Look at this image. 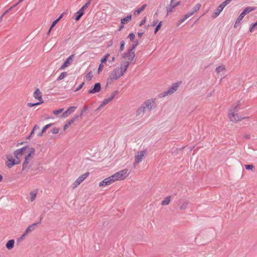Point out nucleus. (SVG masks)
Returning a JSON list of instances; mask_svg holds the SVG:
<instances>
[{
	"label": "nucleus",
	"instance_id": "1",
	"mask_svg": "<svg viewBox=\"0 0 257 257\" xmlns=\"http://www.w3.org/2000/svg\"><path fill=\"white\" fill-rule=\"evenodd\" d=\"M14 157L10 155H6L7 161L6 166L8 168H12L15 165H19L21 162V158L24 156L23 147L15 150L14 153Z\"/></svg>",
	"mask_w": 257,
	"mask_h": 257
},
{
	"label": "nucleus",
	"instance_id": "2",
	"mask_svg": "<svg viewBox=\"0 0 257 257\" xmlns=\"http://www.w3.org/2000/svg\"><path fill=\"white\" fill-rule=\"evenodd\" d=\"M24 156V161L23 163L22 167L24 170L30 163L35 155V149L33 147L28 145L23 147Z\"/></svg>",
	"mask_w": 257,
	"mask_h": 257
},
{
	"label": "nucleus",
	"instance_id": "3",
	"mask_svg": "<svg viewBox=\"0 0 257 257\" xmlns=\"http://www.w3.org/2000/svg\"><path fill=\"white\" fill-rule=\"evenodd\" d=\"M156 99H150L145 101L136 110V115H140L146 111H151L156 107Z\"/></svg>",
	"mask_w": 257,
	"mask_h": 257
},
{
	"label": "nucleus",
	"instance_id": "4",
	"mask_svg": "<svg viewBox=\"0 0 257 257\" xmlns=\"http://www.w3.org/2000/svg\"><path fill=\"white\" fill-rule=\"evenodd\" d=\"M239 105L240 104H237L235 106H233L230 109L229 112L228 113V117L230 121L236 122L247 118L246 117H241L240 116H239L238 115L237 112L239 110Z\"/></svg>",
	"mask_w": 257,
	"mask_h": 257
},
{
	"label": "nucleus",
	"instance_id": "5",
	"mask_svg": "<svg viewBox=\"0 0 257 257\" xmlns=\"http://www.w3.org/2000/svg\"><path fill=\"white\" fill-rule=\"evenodd\" d=\"M127 66L128 65H125L124 68L122 67L115 68L110 72L109 77L108 78V81L117 79L122 76L126 71Z\"/></svg>",
	"mask_w": 257,
	"mask_h": 257
},
{
	"label": "nucleus",
	"instance_id": "6",
	"mask_svg": "<svg viewBox=\"0 0 257 257\" xmlns=\"http://www.w3.org/2000/svg\"><path fill=\"white\" fill-rule=\"evenodd\" d=\"M111 176L115 182L122 180L127 176V170L124 169L121 170Z\"/></svg>",
	"mask_w": 257,
	"mask_h": 257
},
{
	"label": "nucleus",
	"instance_id": "7",
	"mask_svg": "<svg viewBox=\"0 0 257 257\" xmlns=\"http://www.w3.org/2000/svg\"><path fill=\"white\" fill-rule=\"evenodd\" d=\"M181 82H177L176 83H174L172 84V86L169 89L166 91H164L162 93V96L165 97L168 95H171L174 93L175 91H177L178 89V88L179 87V85H180Z\"/></svg>",
	"mask_w": 257,
	"mask_h": 257
},
{
	"label": "nucleus",
	"instance_id": "8",
	"mask_svg": "<svg viewBox=\"0 0 257 257\" xmlns=\"http://www.w3.org/2000/svg\"><path fill=\"white\" fill-rule=\"evenodd\" d=\"M89 173L86 172L80 175L72 184L73 189L77 188L89 176Z\"/></svg>",
	"mask_w": 257,
	"mask_h": 257
},
{
	"label": "nucleus",
	"instance_id": "9",
	"mask_svg": "<svg viewBox=\"0 0 257 257\" xmlns=\"http://www.w3.org/2000/svg\"><path fill=\"white\" fill-rule=\"evenodd\" d=\"M254 10H255V8H252L250 7H246L239 16L238 18L236 21L235 24L234 25V27H237L236 24L237 23H239L242 21V20L243 19V18L246 14L249 13V12H251L252 11H253Z\"/></svg>",
	"mask_w": 257,
	"mask_h": 257
},
{
	"label": "nucleus",
	"instance_id": "10",
	"mask_svg": "<svg viewBox=\"0 0 257 257\" xmlns=\"http://www.w3.org/2000/svg\"><path fill=\"white\" fill-rule=\"evenodd\" d=\"M200 7H201V5L200 4H196L193 7V10L192 12H189V13H187V14L185 15L184 17L182 19L180 20V24L184 22L187 19H188L189 17H191V16H192L193 15H194V14L195 12H197V11H198L199 10V9H200Z\"/></svg>",
	"mask_w": 257,
	"mask_h": 257
},
{
	"label": "nucleus",
	"instance_id": "11",
	"mask_svg": "<svg viewBox=\"0 0 257 257\" xmlns=\"http://www.w3.org/2000/svg\"><path fill=\"white\" fill-rule=\"evenodd\" d=\"M115 181L112 176L107 177L99 182L98 185L99 187H104L110 185Z\"/></svg>",
	"mask_w": 257,
	"mask_h": 257
},
{
	"label": "nucleus",
	"instance_id": "12",
	"mask_svg": "<svg viewBox=\"0 0 257 257\" xmlns=\"http://www.w3.org/2000/svg\"><path fill=\"white\" fill-rule=\"evenodd\" d=\"M33 97L38 101L37 104H41L44 103L42 98V93L39 88H36L33 93Z\"/></svg>",
	"mask_w": 257,
	"mask_h": 257
},
{
	"label": "nucleus",
	"instance_id": "13",
	"mask_svg": "<svg viewBox=\"0 0 257 257\" xmlns=\"http://www.w3.org/2000/svg\"><path fill=\"white\" fill-rule=\"evenodd\" d=\"M74 57V54L69 56L66 61L64 62V63L62 65V66L60 67V70H64L65 68L69 66L72 63Z\"/></svg>",
	"mask_w": 257,
	"mask_h": 257
},
{
	"label": "nucleus",
	"instance_id": "14",
	"mask_svg": "<svg viewBox=\"0 0 257 257\" xmlns=\"http://www.w3.org/2000/svg\"><path fill=\"white\" fill-rule=\"evenodd\" d=\"M144 156V153L143 152L141 151L138 152L137 156L135 157V162L134 164L135 168L142 161Z\"/></svg>",
	"mask_w": 257,
	"mask_h": 257
},
{
	"label": "nucleus",
	"instance_id": "15",
	"mask_svg": "<svg viewBox=\"0 0 257 257\" xmlns=\"http://www.w3.org/2000/svg\"><path fill=\"white\" fill-rule=\"evenodd\" d=\"M114 96L115 94H112L108 98L103 99V100L101 102V104L98 107V108L99 109L104 107L105 105L110 102L113 99Z\"/></svg>",
	"mask_w": 257,
	"mask_h": 257
},
{
	"label": "nucleus",
	"instance_id": "16",
	"mask_svg": "<svg viewBox=\"0 0 257 257\" xmlns=\"http://www.w3.org/2000/svg\"><path fill=\"white\" fill-rule=\"evenodd\" d=\"M76 109V107L75 106H71L69 107L66 111L64 112L62 114V117L63 118H66L69 115H70L72 113H73Z\"/></svg>",
	"mask_w": 257,
	"mask_h": 257
},
{
	"label": "nucleus",
	"instance_id": "17",
	"mask_svg": "<svg viewBox=\"0 0 257 257\" xmlns=\"http://www.w3.org/2000/svg\"><path fill=\"white\" fill-rule=\"evenodd\" d=\"M87 8V5H85L76 13L77 16L75 18L76 21H78L80 19V18L83 15L84 9Z\"/></svg>",
	"mask_w": 257,
	"mask_h": 257
},
{
	"label": "nucleus",
	"instance_id": "18",
	"mask_svg": "<svg viewBox=\"0 0 257 257\" xmlns=\"http://www.w3.org/2000/svg\"><path fill=\"white\" fill-rule=\"evenodd\" d=\"M37 223H34L33 224L30 225L29 226L25 231L24 232V234H23V236H25L27 235L29 233L33 231L35 229L36 226L37 225Z\"/></svg>",
	"mask_w": 257,
	"mask_h": 257
},
{
	"label": "nucleus",
	"instance_id": "19",
	"mask_svg": "<svg viewBox=\"0 0 257 257\" xmlns=\"http://www.w3.org/2000/svg\"><path fill=\"white\" fill-rule=\"evenodd\" d=\"M138 42H136L135 44H133V46L131 49H130V62L134 59L135 54L134 52H133L132 51L135 49L136 46L138 45Z\"/></svg>",
	"mask_w": 257,
	"mask_h": 257
},
{
	"label": "nucleus",
	"instance_id": "20",
	"mask_svg": "<svg viewBox=\"0 0 257 257\" xmlns=\"http://www.w3.org/2000/svg\"><path fill=\"white\" fill-rule=\"evenodd\" d=\"M101 89L100 84L97 83L94 85V86L92 89L89 90V93H95L100 91Z\"/></svg>",
	"mask_w": 257,
	"mask_h": 257
},
{
	"label": "nucleus",
	"instance_id": "21",
	"mask_svg": "<svg viewBox=\"0 0 257 257\" xmlns=\"http://www.w3.org/2000/svg\"><path fill=\"white\" fill-rule=\"evenodd\" d=\"M78 118V116H76L75 117L70 119L69 120L67 123L64 125L63 130L65 131L70 125L72 124L75 120Z\"/></svg>",
	"mask_w": 257,
	"mask_h": 257
},
{
	"label": "nucleus",
	"instance_id": "22",
	"mask_svg": "<svg viewBox=\"0 0 257 257\" xmlns=\"http://www.w3.org/2000/svg\"><path fill=\"white\" fill-rule=\"evenodd\" d=\"M224 8L222 6H221V5L220 4L217 7V8L216 9V10H215V11L214 12V13L212 15V17L213 18H215L217 17H218Z\"/></svg>",
	"mask_w": 257,
	"mask_h": 257
},
{
	"label": "nucleus",
	"instance_id": "23",
	"mask_svg": "<svg viewBox=\"0 0 257 257\" xmlns=\"http://www.w3.org/2000/svg\"><path fill=\"white\" fill-rule=\"evenodd\" d=\"M14 244H15V240L14 239H11V240H9L7 242L6 246L8 249L11 250L14 248Z\"/></svg>",
	"mask_w": 257,
	"mask_h": 257
},
{
	"label": "nucleus",
	"instance_id": "24",
	"mask_svg": "<svg viewBox=\"0 0 257 257\" xmlns=\"http://www.w3.org/2000/svg\"><path fill=\"white\" fill-rule=\"evenodd\" d=\"M53 123H49V124H46V125H45L42 130L39 133H38L37 135L38 136H40V137H42L44 133H45L47 130V129H48L49 127H51Z\"/></svg>",
	"mask_w": 257,
	"mask_h": 257
},
{
	"label": "nucleus",
	"instance_id": "25",
	"mask_svg": "<svg viewBox=\"0 0 257 257\" xmlns=\"http://www.w3.org/2000/svg\"><path fill=\"white\" fill-rule=\"evenodd\" d=\"M176 7L175 5L174 4V1H171L170 4L169 6L167 7V14L172 13L173 11V9Z\"/></svg>",
	"mask_w": 257,
	"mask_h": 257
},
{
	"label": "nucleus",
	"instance_id": "26",
	"mask_svg": "<svg viewBox=\"0 0 257 257\" xmlns=\"http://www.w3.org/2000/svg\"><path fill=\"white\" fill-rule=\"evenodd\" d=\"M128 21V16L126 17L121 21V25L119 27L118 31H120L123 28V25Z\"/></svg>",
	"mask_w": 257,
	"mask_h": 257
},
{
	"label": "nucleus",
	"instance_id": "27",
	"mask_svg": "<svg viewBox=\"0 0 257 257\" xmlns=\"http://www.w3.org/2000/svg\"><path fill=\"white\" fill-rule=\"evenodd\" d=\"M37 196V192L35 191L31 192L30 193V200L31 202L34 201Z\"/></svg>",
	"mask_w": 257,
	"mask_h": 257
},
{
	"label": "nucleus",
	"instance_id": "28",
	"mask_svg": "<svg viewBox=\"0 0 257 257\" xmlns=\"http://www.w3.org/2000/svg\"><path fill=\"white\" fill-rule=\"evenodd\" d=\"M225 70V66L221 65L216 68L215 72L218 74H220L221 72Z\"/></svg>",
	"mask_w": 257,
	"mask_h": 257
},
{
	"label": "nucleus",
	"instance_id": "29",
	"mask_svg": "<svg viewBox=\"0 0 257 257\" xmlns=\"http://www.w3.org/2000/svg\"><path fill=\"white\" fill-rule=\"evenodd\" d=\"M171 201V197L168 196L165 199H164L162 202L161 204L162 205H168Z\"/></svg>",
	"mask_w": 257,
	"mask_h": 257
},
{
	"label": "nucleus",
	"instance_id": "30",
	"mask_svg": "<svg viewBox=\"0 0 257 257\" xmlns=\"http://www.w3.org/2000/svg\"><path fill=\"white\" fill-rule=\"evenodd\" d=\"M67 76V72H63L61 73L57 78V80H61Z\"/></svg>",
	"mask_w": 257,
	"mask_h": 257
},
{
	"label": "nucleus",
	"instance_id": "31",
	"mask_svg": "<svg viewBox=\"0 0 257 257\" xmlns=\"http://www.w3.org/2000/svg\"><path fill=\"white\" fill-rule=\"evenodd\" d=\"M93 77V74L92 72L87 73L85 76V79L86 81H90Z\"/></svg>",
	"mask_w": 257,
	"mask_h": 257
},
{
	"label": "nucleus",
	"instance_id": "32",
	"mask_svg": "<svg viewBox=\"0 0 257 257\" xmlns=\"http://www.w3.org/2000/svg\"><path fill=\"white\" fill-rule=\"evenodd\" d=\"M244 167L246 170H251L252 171H254L255 170V167L252 164L249 165H245Z\"/></svg>",
	"mask_w": 257,
	"mask_h": 257
},
{
	"label": "nucleus",
	"instance_id": "33",
	"mask_svg": "<svg viewBox=\"0 0 257 257\" xmlns=\"http://www.w3.org/2000/svg\"><path fill=\"white\" fill-rule=\"evenodd\" d=\"M64 110L63 108H60L58 110H55L53 111V113L54 115L56 116H58L59 114H60Z\"/></svg>",
	"mask_w": 257,
	"mask_h": 257
},
{
	"label": "nucleus",
	"instance_id": "34",
	"mask_svg": "<svg viewBox=\"0 0 257 257\" xmlns=\"http://www.w3.org/2000/svg\"><path fill=\"white\" fill-rule=\"evenodd\" d=\"M135 35L134 33L130 34V40L133 42V44H135V42H138V41H135Z\"/></svg>",
	"mask_w": 257,
	"mask_h": 257
},
{
	"label": "nucleus",
	"instance_id": "35",
	"mask_svg": "<svg viewBox=\"0 0 257 257\" xmlns=\"http://www.w3.org/2000/svg\"><path fill=\"white\" fill-rule=\"evenodd\" d=\"M60 128L59 127H54L51 130V133L53 134H57L59 132Z\"/></svg>",
	"mask_w": 257,
	"mask_h": 257
},
{
	"label": "nucleus",
	"instance_id": "36",
	"mask_svg": "<svg viewBox=\"0 0 257 257\" xmlns=\"http://www.w3.org/2000/svg\"><path fill=\"white\" fill-rule=\"evenodd\" d=\"M109 56V54H106L105 56L101 59V63L103 64L105 63Z\"/></svg>",
	"mask_w": 257,
	"mask_h": 257
},
{
	"label": "nucleus",
	"instance_id": "37",
	"mask_svg": "<svg viewBox=\"0 0 257 257\" xmlns=\"http://www.w3.org/2000/svg\"><path fill=\"white\" fill-rule=\"evenodd\" d=\"M162 26V22H160L158 25H157L155 29V34H156L157 32L160 29Z\"/></svg>",
	"mask_w": 257,
	"mask_h": 257
},
{
	"label": "nucleus",
	"instance_id": "38",
	"mask_svg": "<svg viewBox=\"0 0 257 257\" xmlns=\"http://www.w3.org/2000/svg\"><path fill=\"white\" fill-rule=\"evenodd\" d=\"M188 203L187 202H184L182 205L180 206V209L181 210H184L186 208Z\"/></svg>",
	"mask_w": 257,
	"mask_h": 257
},
{
	"label": "nucleus",
	"instance_id": "39",
	"mask_svg": "<svg viewBox=\"0 0 257 257\" xmlns=\"http://www.w3.org/2000/svg\"><path fill=\"white\" fill-rule=\"evenodd\" d=\"M232 0H225L221 4V6L223 7H225L226 6H227Z\"/></svg>",
	"mask_w": 257,
	"mask_h": 257
},
{
	"label": "nucleus",
	"instance_id": "40",
	"mask_svg": "<svg viewBox=\"0 0 257 257\" xmlns=\"http://www.w3.org/2000/svg\"><path fill=\"white\" fill-rule=\"evenodd\" d=\"M257 28V22H255V23H254L252 25V27L250 28V30H249V31L250 32H252L253 31V29L254 28Z\"/></svg>",
	"mask_w": 257,
	"mask_h": 257
},
{
	"label": "nucleus",
	"instance_id": "41",
	"mask_svg": "<svg viewBox=\"0 0 257 257\" xmlns=\"http://www.w3.org/2000/svg\"><path fill=\"white\" fill-rule=\"evenodd\" d=\"M124 45H125V42L123 41H121L120 43V51H122L123 50Z\"/></svg>",
	"mask_w": 257,
	"mask_h": 257
},
{
	"label": "nucleus",
	"instance_id": "42",
	"mask_svg": "<svg viewBox=\"0 0 257 257\" xmlns=\"http://www.w3.org/2000/svg\"><path fill=\"white\" fill-rule=\"evenodd\" d=\"M103 68H104V65L103 64L101 63L99 66V67L98 69V72L100 73L101 71H102Z\"/></svg>",
	"mask_w": 257,
	"mask_h": 257
},
{
	"label": "nucleus",
	"instance_id": "43",
	"mask_svg": "<svg viewBox=\"0 0 257 257\" xmlns=\"http://www.w3.org/2000/svg\"><path fill=\"white\" fill-rule=\"evenodd\" d=\"M59 21L57 20H55L52 24L51 27H50V30H52V29L57 24V23Z\"/></svg>",
	"mask_w": 257,
	"mask_h": 257
},
{
	"label": "nucleus",
	"instance_id": "44",
	"mask_svg": "<svg viewBox=\"0 0 257 257\" xmlns=\"http://www.w3.org/2000/svg\"><path fill=\"white\" fill-rule=\"evenodd\" d=\"M39 128V127L37 125H35L34 126L33 129L31 133L30 136H31L34 133V132L35 130H36L37 129H38Z\"/></svg>",
	"mask_w": 257,
	"mask_h": 257
},
{
	"label": "nucleus",
	"instance_id": "45",
	"mask_svg": "<svg viewBox=\"0 0 257 257\" xmlns=\"http://www.w3.org/2000/svg\"><path fill=\"white\" fill-rule=\"evenodd\" d=\"M142 12L140 10V9H137L135 12H134V15L135 16H138L140 13Z\"/></svg>",
	"mask_w": 257,
	"mask_h": 257
},
{
	"label": "nucleus",
	"instance_id": "46",
	"mask_svg": "<svg viewBox=\"0 0 257 257\" xmlns=\"http://www.w3.org/2000/svg\"><path fill=\"white\" fill-rule=\"evenodd\" d=\"M38 105L39 104H37V102H36L35 103H28V106L30 107H32L35 105Z\"/></svg>",
	"mask_w": 257,
	"mask_h": 257
},
{
	"label": "nucleus",
	"instance_id": "47",
	"mask_svg": "<svg viewBox=\"0 0 257 257\" xmlns=\"http://www.w3.org/2000/svg\"><path fill=\"white\" fill-rule=\"evenodd\" d=\"M147 7V5L146 4H144L143 5L141 8H140V10L141 11V12L143 11L146 8V7Z\"/></svg>",
	"mask_w": 257,
	"mask_h": 257
},
{
	"label": "nucleus",
	"instance_id": "48",
	"mask_svg": "<svg viewBox=\"0 0 257 257\" xmlns=\"http://www.w3.org/2000/svg\"><path fill=\"white\" fill-rule=\"evenodd\" d=\"M84 84V82H83L82 83H81L79 86V87L76 89L75 91H78L79 90H80L83 87Z\"/></svg>",
	"mask_w": 257,
	"mask_h": 257
},
{
	"label": "nucleus",
	"instance_id": "49",
	"mask_svg": "<svg viewBox=\"0 0 257 257\" xmlns=\"http://www.w3.org/2000/svg\"><path fill=\"white\" fill-rule=\"evenodd\" d=\"M145 23H146V18L142 20V21L141 22V23L140 24V26H143V25L145 24Z\"/></svg>",
	"mask_w": 257,
	"mask_h": 257
},
{
	"label": "nucleus",
	"instance_id": "50",
	"mask_svg": "<svg viewBox=\"0 0 257 257\" xmlns=\"http://www.w3.org/2000/svg\"><path fill=\"white\" fill-rule=\"evenodd\" d=\"M15 7V6H14L13 7H11V8H10L9 10H7V11H6V12H5V13L2 15V17H1V18H0V19H1V20L2 19V17H3V16H4V15H5V14L8 12H9V11H10V10H11L13 8H14V7Z\"/></svg>",
	"mask_w": 257,
	"mask_h": 257
},
{
	"label": "nucleus",
	"instance_id": "51",
	"mask_svg": "<svg viewBox=\"0 0 257 257\" xmlns=\"http://www.w3.org/2000/svg\"><path fill=\"white\" fill-rule=\"evenodd\" d=\"M158 21L157 20H156L155 21H154L153 22V24H152V26H155L157 25V24L158 23Z\"/></svg>",
	"mask_w": 257,
	"mask_h": 257
},
{
	"label": "nucleus",
	"instance_id": "52",
	"mask_svg": "<svg viewBox=\"0 0 257 257\" xmlns=\"http://www.w3.org/2000/svg\"><path fill=\"white\" fill-rule=\"evenodd\" d=\"M63 16V14H61L60 15V16L59 17V18L56 20H58V21H59L60 20V19H61L62 18Z\"/></svg>",
	"mask_w": 257,
	"mask_h": 257
},
{
	"label": "nucleus",
	"instance_id": "53",
	"mask_svg": "<svg viewBox=\"0 0 257 257\" xmlns=\"http://www.w3.org/2000/svg\"><path fill=\"white\" fill-rule=\"evenodd\" d=\"M143 34H144V33H143V32H139V33H138V36H139V37L140 38H141L142 37V36H143Z\"/></svg>",
	"mask_w": 257,
	"mask_h": 257
},
{
	"label": "nucleus",
	"instance_id": "54",
	"mask_svg": "<svg viewBox=\"0 0 257 257\" xmlns=\"http://www.w3.org/2000/svg\"><path fill=\"white\" fill-rule=\"evenodd\" d=\"M244 138L246 139H249L250 138V136L249 135H245L244 136Z\"/></svg>",
	"mask_w": 257,
	"mask_h": 257
},
{
	"label": "nucleus",
	"instance_id": "55",
	"mask_svg": "<svg viewBox=\"0 0 257 257\" xmlns=\"http://www.w3.org/2000/svg\"><path fill=\"white\" fill-rule=\"evenodd\" d=\"M3 178V176L1 174H0V183L2 181Z\"/></svg>",
	"mask_w": 257,
	"mask_h": 257
},
{
	"label": "nucleus",
	"instance_id": "56",
	"mask_svg": "<svg viewBox=\"0 0 257 257\" xmlns=\"http://www.w3.org/2000/svg\"><path fill=\"white\" fill-rule=\"evenodd\" d=\"M180 2H177V3H174L175 5V7L177 6H179L180 5Z\"/></svg>",
	"mask_w": 257,
	"mask_h": 257
},
{
	"label": "nucleus",
	"instance_id": "57",
	"mask_svg": "<svg viewBox=\"0 0 257 257\" xmlns=\"http://www.w3.org/2000/svg\"><path fill=\"white\" fill-rule=\"evenodd\" d=\"M92 0H89L88 2L86 3L85 5H87V7H88L89 5L90 4V3L91 2Z\"/></svg>",
	"mask_w": 257,
	"mask_h": 257
},
{
	"label": "nucleus",
	"instance_id": "58",
	"mask_svg": "<svg viewBox=\"0 0 257 257\" xmlns=\"http://www.w3.org/2000/svg\"><path fill=\"white\" fill-rule=\"evenodd\" d=\"M51 30H50V29H49V31H48V35H49V34H50V32H51Z\"/></svg>",
	"mask_w": 257,
	"mask_h": 257
},
{
	"label": "nucleus",
	"instance_id": "59",
	"mask_svg": "<svg viewBox=\"0 0 257 257\" xmlns=\"http://www.w3.org/2000/svg\"><path fill=\"white\" fill-rule=\"evenodd\" d=\"M132 19V16L131 15H130V21H131Z\"/></svg>",
	"mask_w": 257,
	"mask_h": 257
},
{
	"label": "nucleus",
	"instance_id": "60",
	"mask_svg": "<svg viewBox=\"0 0 257 257\" xmlns=\"http://www.w3.org/2000/svg\"><path fill=\"white\" fill-rule=\"evenodd\" d=\"M174 0H172V1H174Z\"/></svg>",
	"mask_w": 257,
	"mask_h": 257
}]
</instances>
